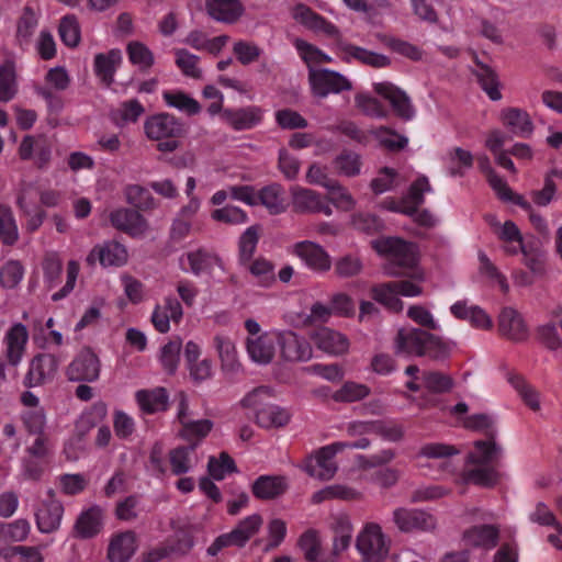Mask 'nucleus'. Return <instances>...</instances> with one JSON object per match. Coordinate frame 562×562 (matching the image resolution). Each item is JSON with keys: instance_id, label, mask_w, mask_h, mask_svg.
Listing matches in <instances>:
<instances>
[{"instance_id": "obj_1", "label": "nucleus", "mask_w": 562, "mask_h": 562, "mask_svg": "<svg viewBox=\"0 0 562 562\" xmlns=\"http://www.w3.org/2000/svg\"><path fill=\"white\" fill-rule=\"evenodd\" d=\"M372 248L381 256L386 257L390 263L385 266L387 276L397 277L401 272L396 269H413L412 280L393 281L397 295L405 297H417L423 294V283L426 274L417 267L418 250L415 244L396 237H383L372 240Z\"/></svg>"}, {"instance_id": "obj_2", "label": "nucleus", "mask_w": 562, "mask_h": 562, "mask_svg": "<svg viewBox=\"0 0 562 562\" xmlns=\"http://www.w3.org/2000/svg\"><path fill=\"white\" fill-rule=\"evenodd\" d=\"M272 397L269 387L260 386L247 393L240 405L254 413L255 423L265 429L284 427L291 420L288 409L270 402Z\"/></svg>"}, {"instance_id": "obj_3", "label": "nucleus", "mask_w": 562, "mask_h": 562, "mask_svg": "<svg viewBox=\"0 0 562 562\" xmlns=\"http://www.w3.org/2000/svg\"><path fill=\"white\" fill-rule=\"evenodd\" d=\"M182 132L181 122L169 113L153 114L144 122L146 137L157 142V149L162 153H172L179 147L178 137Z\"/></svg>"}, {"instance_id": "obj_4", "label": "nucleus", "mask_w": 562, "mask_h": 562, "mask_svg": "<svg viewBox=\"0 0 562 562\" xmlns=\"http://www.w3.org/2000/svg\"><path fill=\"white\" fill-rule=\"evenodd\" d=\"M390 548V538L376 522H366L357 535L356 549L364 562H384Z\"/></svg>"}, {"instance_id": "obj_5", "label": "nucleus", "mask_w": 562, "mask_h": 562, "mask_svg": "<svg viewBox=\"0 0 562 562\" xmlns=\"http://www.w3.org/2000/svg\"><path fill=\"white\" fill-rule=\"evenodd\" d=\"M263 519L259 514H252L241 519L235 528L226 533L218 536L209 547L207 553L216 555L223 548L244 547L255 535L259 532Z\"/></svg>"}, {"instance_id": "obj_6", "label": "nucleus", "mask_w": 562, "mask_h": 562, "mask_svg": "<svg viewBox=\"0 0 562 562\" xmlns=\"http://www.w3.org/2000/svg\"><path fill=\"white\" fill-rule=\"evenodd\" d=\"M311 92L316 98H326L352 89V82L342 74L322 68H311L307 75Z\"/></svg>"}, {"instance_id": "obj_7", "label": "nucleus", "mask_w": 562, "mask_h": 562, "mask_svg": "<svg viewBox=\"0 0 562 562\" xmlns=\"http://www.w3.org/2000/svg\"><path fill=\"white\" fill-rule=\"evenodd\" d=\"M344 451V446L333 442L322 447L314 456L305 460L304 470L315 479L328 481L334 477L337 472V464L334 460L335 456Z\"/></svg>"}, {"instance_id": "obj_8", "label": "nucleus", "mask_w": 562, "mask_h": 562, "mask_svg": "<svg viewBox=\"0 0 562 562\" xmlns=\"http://www.w3.org/2000/svg\"><path fill=\"white\" fill-rule=\"evenodd\" d=\"M290 252L297 257L303 265L317 273L328 272L331 268V257L319 244L302 240L292 245Z\"/></svg>"}, {"instance_id": "obj_9", "label": "nucleus", "mask_w": 562, "mask_h": 562, "mask_svg": "<svg viewBox=\"0 0 562 562\" xmlns=\"http://www.w3.org/2000/svg\"><path fill=\"white\" fill-rule=\"evenodd\" d=\"M280 357L289 362H306L313 357L311 344L292 330L277 331Z\"/></svg>"}, {"instance_id": "obj_10", "label": "nucleus", "mask_w": 562, "mask_h": 562, "mask_svg": "<svg viewBox=\"0 0 562 562\" xmlns=\"http://www.w3.org/2000/svg\"><path fill=\"white\" fill-rule=\"evenodd\" d=\"M290 194L292 207L297 213L333 215V207L328 201L321 193L312 189L293 186L290 189Z\"/></svg>"}, {"instance_id": "obj_11", "label": "nucleus", "mask_w": 562, "mask_h": 562, "mask_svg": "<svg viewBox=\"0 0 562 562\" xmlns=\"http://www.w3.org/2000/svg\"><path fill=\"white\" fill-rule=\"evenodd\" d=\"M100 360L89 348L81 349L66 369V376L74 382H93L100 376Z\"/></svg>"}, {"instance_id": "obj_12", "label": "nucleus", "mask_w": 562, "mask_h": 562, "mask_svg": "<svg viewBox=\"0 0 562 562\" xmlns=\"http://www.w3.org/2000/svg\"><path fill=\"white\" fill-rule=\"evenodd\" d=\"M334 40V49L346 63L359 61L373 68H384L391 64L390 58L383 54L344 42L340 33L339 37Z\"/></svg>"}, {"instance_id": "obj_13", "label": "nucleus", "mask_w": 562, "mask_h": 562, "mask_svg": "<svg viewBox=\"0 0 562 562\" xmlns=\"http://www.w3.org/2000/svg\"><path fill=\"white\" fill-rule=\"evenodd\" d=\"M179 267L183 272L192 273L195 277L211 274L217 267L224 271V262L216 255L204 248H196L182 254L179 258Z\"/></svg>"}, {"instance_id": "obj_14", "label": "nucleus", "mask_w": 562, "mask_h": 562, "mask_svg": "<svg viewBox=\"0 0 562 562\" xmlns=\"http://www.w3.org/2000/svg\"><path fill=\"white\" fill-rule=\"evenodd\" d=\"M392 519L402 532L429 531L436 527V518L418 508L397 507L393 510Z\"/></svg>"}, {"instance_id": "obj_15", "label": "nucleus", "mask_w": 562, "mask_h": 562, "mask_svg": "<svg viewBox=\"0 0 562 562\" xmlns=\"http://www.w3.org/2000/svg\"><path fill=\"white\" fill-rule=\"evenodd\" d=\"M53 144L44 134L26 135L19 146L22 160H32L37 168H46L52 159Z\"/></svg>"}, {"instance_id": "obj_16", "label": "nucleus", "mask_w": 562, "mask_h": 562, "mask_svg": "<svg viewBox=\"0 0 562 562\" xmlns=\"http://www.w3.org/2000/svg\"><path fill=\"white\" fill-rule=\"evenodd\" d=\"M373 90L390 102L395 114L402 120L411 121L415 117L416 111L409 97L392 82H375Z\"/></svg>"}, {"instance_id": "obj_17", "label": "nucleus", "mask_w": 562, "mask_h": 562, "mask_svg": "<svg viewBox=\"0 0 562 562\" xmlns=\"http://www.w3.org/2000/svg\"><path fill=\"white\" fill-rule=\"evenodd\" d=\"M128 254L126 248L115 241L109 240L95 245L86 258L89 266H94L99 262L102 267H121L127 262Z\"/></svg>"}, {"instance_id": "obj_18", "label": "nucleus", "mask_w": 562, "mask_h": 562, "mask_svg": "<svg viewBox=\"0 0 562 562\" xmlns=\"http://www.w3.org/2000/svg\"><path fill=\"white\" fill-rule=\"evenodd\" d=\"M16 205L20 216L23 220V228L26 233L33 234L40 229L46 218V212L40 209L33 199L31 187L22 188L16 196Z\"/></svg>"}, {"instance_id": "obj_19", "label": "nucleus", "mask_w": 562, "mask_h": 562, "mask_svg": "<svg viewBox=\"0 0 562 562\" xmlns=\"http://www.w3.org/2000/svg\"><path fill=\"white\" fill-rule=\"evenodd\" d=\"M293 19L306 29L329 38L339 37V29L305 4H296L292 10Z\"/></svg>"}, {"instance_id": "obj_20", "label": "nucleus", "mask_w": 562, "mask_h": 562, "mask_svg": "<svg viewBox=\"0 0 562 562\" xmlns=\"http://www.w3.org/2000/svg\"><path fill=\"white\" fill-rule=\"evenodd\" d=\"M265 111L258 105H247L237 109H225L222 120L234 131L251 130L263 120Z\"/></svg>"}, {"instance_id": "obj_21", "label": "nucleus", "mask_w": 562, "mask_h": 562, "mask_svg": "<svg viewBox=\"0 0 562 562\" xmlns=\"http://www.w3.org/2000/svg\"><path fill=\"white\" fill-rule=\"evenodd\" d=\"M311 339L315 346L329 356H342L350 348L349 338L333 328L322 327L311 335Z\"/></svg>"}, {"instance_id": "obj_22", "label": "nucleus", "mask_w": 562, "mask_h": 562, "mask_svg": "<svg viewBox=\"0 0 562 562\" xmlns=\"http://www.w3.org/2000/svg\"><path fill=\"white\" fill-rule=\"evenodd\" d=\"M427 333L418 328H401L394 338V350L406 357H424Z\"/></svg>"}, {"instance_id": "obj_23", "label": "nucleus", "mask_w": 562, "mask_h": 562, "mask_svg": "<svg viewBox=\"0 0 562 562\" xmlns=\"http://www.w3.org/2000/svg\"><path fill=\"white\" fill-rule=\"evenodd\" d=\"M29 341V330L21 324H13L4 334L3 345L7 361L11 366H18L25 353Z\"/></svg>"}, {"instance_id": "obj_24", "label": "nucleus", "mask_w": 562, "mask_h": 562, "mask_svg": "<svg viewBox=\"0 0 562 562\" xmlns=\"http://www.w3.org/2000/svg\"><path fill=\"white\" fill-rule=\"evenodd\" d=\"M486 221L492 226L494 234L503 243L504 250L507 254L517 255L519 251H525L522 235L514 222L506 221L501 224L494 215H487Z\"/></svg>"}, {"instance_id": "obj_25", "label": "nucleus", "mask_w": 562, "mask_h": 562, "mask_svg": "<svg viewBox=\"0 0 562 562\" xmlns=\"http://www.w3.org/2000/svg\"><path fill=\"white\" fill-rule=\"evenodd\" d=\"M212 347L217 353L224 372L236 373L241 369L236 344L229 335L224 333L215 334L212 338Z\"/></svg>"}, {"instance_id": "obj_26", "label": "nucleus", "mask_w": 562, "mask_h": 562, "mask_svg": "<svg viewBox=\"0 0 562 562\" xmlns=\"http://www.w3.org/2000/svg\"><path fill=\"white\" fill-rule=\"evenodd\" d=\"M277 340V331H265L260 337L245 339L249 359L257 364L270 363L276 355Z\"/></svg>"}, {"instance_id": "obj_27", "label": "nucleus", "mask_w": 562, "mask_h": 562, "mask_svg": "<svg viewBox=\"0 0 562 562\" xmlns=\"http://www.w3.org/2000/svg\"><path fill=\"white\" fill-rule=\"evenodd\" d=\"M183 316L181 303L173 296H167L162 304H157L151 314V323L161 334L170 330V322L178 324Z\"/></svg>"}, {"instance_id": "obj_28", "label": "nucleus", "mask_w": 562, "mask_h": 562, "mask_svg": "<svg viewBox=\"0 0 562 562\" xmlns=\"http://www.w3.org/2000/svg\"><path fill=\"white\" fill-rule=\"evenodd\" d=\"M138 547L134 531L126 530L112 535L108 547V559L111 562H127Z\"/></svg>"}, {"instance_id": "obj_29", "label": "nucleus", "mask_w": 562, "mask_h": 562, "mask_svg": "<svg viewBox=\"0 0 562 562\" xmlns=\"http://www.w3.org/2000/svg\"><path fill=\"white\" fill-rule=\"evenodd\" d=\"M60 360L52 353H41L35 356L27 372V380L31 386L40 385L54 378L59 367Z\"/></svg>"}, {"instance_id": "obj_30", "label": "nucleus", "mask_w": 562, "mask_h": 562, "mask_svg": "<svg viewBox=\"0 0 562 562\" xmlns=\"http://www.w3.org/2000/svg\"><path fill=\"white\" fill-rule=\"evenodd\" d=\"M103 509L97 505L82 510L74 526L75 537L80 539L95 537L103 528Z\"/></svg>"}, {"instance_id": "obj_31", "label": "nucleus", "mask_w": 562, "mask_h": 562, "mask_svg": "<svg viewBox=\"0 0 562 562\" xmlns=\"http://www.w3.org/2000/svg\"><path fill=\"white\" fill-rule=\"evenodd\" d=\"M135 401L143 413L157 414L168 409L169 393L161 386L143 389L135 393Z\"/></svg>"}, {"instance_id": "obj_32", "label": "nucleus", "mask_w": 562, "mask_h": 562, "mask_svg": "<svg viewBox=\"0 0 562 562\" xmlns=\"http://www.w3.org/2000/svg\"><path fill=\"white\" fill-rule=\"evenodd\" d=\"M498 327L503 336L514 341H524L528 337V327L522 316L512 307H505L498 316Z\"/></svg>"}, {"instance_id": "obj_33", "label": "nucleus", "mask_w": 562, "mask_h": 562, "mask_svg": "<svg viewBox=\"0 0 562 562\" xmlns=\"http://www.w3.org/2000/svg\"><path fill=\"white\" fill-rule=\"evenodd\" d=\"M113 227L132 236L143 235L147 229L146 221L136 211L125 207L116 209L110 213Z\"/></svg>"}, {"instance_id": "obj_34", "label": "nucleus", "mask_w": 562, "mask_h": 562, "mask_svg": "<svg viewBox=\"0 0 562 562\" xmlns=\"http://www.w3.org/2000/svg\"><path fill=\"white\" fill-rule=\"evenodd\" d=\"M451 314L462 321H468L474 328L488 330L493 327L490 315L477 305H470L467 301H458L450 306Z\"/></svg>"}, {"instance_id": "obj_35", "label": "nucleus", "mask_w": 562, "mask_h": 562, "mask_svg": "<svg viewBox=\"0 0 562 562\" xmlns=\"http://www.w3.org/2000/svg\"><path fill=\"white\" fill-rule=\"evenodd\" d=\"M121 63L122 53L116 48L94 56L93 70L103 86L110 87L113 83L114 75Z\"/></svg>"}, {"instance_id": "obj_36", "label": "nucleus", "mask_w": 562, "mask_h": 562, "mask_svg": "<svg viewBox=\"0 0 562 562\" xmlns=\"http://www.w3.org/2000/svg\"><path fill=\"white\" fill-rule=\"evenodd\" d=\"M499 530L494 525H479L467 529L463 533L464 544L488 551L496 547Z\"/></svg>"}, {"instance_id": "obj_37", "label": "nucleus", "mask_w": 562, "mask_h": 562, "mask_svg": "<svg viewBox=\"0 0 562 562\" xmlns=\"http://www.w3.org/2000/svg\"><path fill=\"white\" fill-rule=\"evenodd\" d=\"M63 514L64 507L59 501L49 498L43 502L35 514L38 530L44 533L57 530L60 526Z\"/></svg>"}, {"instance_id": "obj_38", "label": "nucleus", "mask_w": 562, "mask_h": 562, "mask_svg": "<svg viewBox=\"0 0 562 562\" xmlns=\"http://www.w3.org/2000/svg\"><path fill=\"white\" fill-rule=\"evenodd\" d=\"M501 121L516 136L528 137L533 132V123L525 110L505 109L501 113Z\"/></svg>"}, {"instance_id": "obj_39", "label": "nucleus", "mask_w": 562, "mask_h": 562, "mask_svg": "<svg viewBox=\"0 0 562 562\" xmlns=\"http://www.w3.org/2000/svg\"><path fill=\"white\" fill-rule=\"evenodd\" d=\"M207 13L216 21L234 23L244 13V8L238 0H206Z\"/></svg>"}, {"instance_id": "obj_40", "label": "nucleus", "mask_w": 562, "mask_h": 562, "mask_svg": "<svg viewBox=\"0 0 562 562\" xmlns=\"http://www.w3.org/2000/svg\"><path fill=\"white\" fill-rule=\"evenodd\" d=\"M45 83V87L38 89V93L52 105L54 101L53 91L67 90L71 83V77L65 67L56 66L46 72Z\"/></svg>"}, {"instance_id": "obj_41", "label": "nucleus", "mask_w": 562, "mask_h": 562, "mask_svg": "<svg viewBox=\"0 0 562 562\" xmlns=\"http://www.w3.org/2000/svg\"><path fill=\"white\" fill-rule=\"evenodd\" d=\"M258 204L263 205L272 215L285 212L288 202L283 188L278 183L263 187L258 191Z\"/></svg>"}, {"instance_id": "obj_42", "label": "nucleus", "mask_w": 562, "mask_h": 562, "mask_svg": "<svg viewBox=\"0 0 562 562\" xmlns=\"http://www.w3.org/2000/svg\"><path fill=\"white\" fill-rule=\"evenodd\" d=\"M229 37L227 35H220L213 38H209L202 31H191L183 43L191 46L192 48L201 52H207L213 55H217L228 43Z\"/></svg>"}, {"instance_id": "obj_43", "label": "nucleus", "mask_w": 562, "mask_h": 562, "mask_svg": "<svg viewBox=\"0 0 562 562\" xmlns=\"http://www.w3.org/2000/svg\"><path fill=\"white\" fill-rule=\"evenodd\" d=\"M162 99L169 108L189 116L198 115L202 111L200 102L182 90H166L162 92Z\"/></svg>"}, {"instance_id": "obj_44", "label": "nucleus", "mask_w": 562, "mask_h": 562, "mask_svg": "<svg viewBox=\"0 0 562 562\" xmlns=\"http://www.w3.org/2000/svg\"><path fill=\"white\" fill-rule=\"evenodd\" d=\"M411 173L407 170H394L385 167L371 181V189L375 194H382L386 191L396 189L407 181Z\"/></svg>"}, {"instance_id": "obj_45", "label": "nucleus", "mask_w": 562, "mask_h": 562, "mask_svg": "<svg viewBox=\"0 0 562 562\" xmlns=\"http://www.w3.org/2000/svg\"><path fill=\"white\" fill-rule=\"evenodd\" d=\"M505 143L506 135L499 130L488 132L485 138V147L494 155L497 165L513 173H516L513 160L509 158L508 153L503 150Z\"/></svg>"}, {"instance_id": "obj_46", "label": "nucleus", "mask_w": 562, "mask_h": 562, "mask_svg": "<svg viewBox=\"0 0 562 562\" xmlns=\"http://www.w3.org/2000/svg\"><path fill=\"white\" fill-rule=\"evenodd\" d=\"M288 488L286 479L283 476L262 475L252 485L256 497L271 499L282 495Z\"/></svg>"}, {"instance_id": "obj_47", "label": "nucleus", "mask_w": 562, "mask_h": 562, "mask_svg": "<svg viewBox=\"0 0 562 562\" xmlns=\"http://www.w3.org/2000/svg\"><path fill=\"white\" fill-rule=\"evenodd\" d=\"M169 463L175 475L190 472L198 463L194 447H178L169 452Z\"/></svg>"}, {"instance_id": "obj_48", "label": "nucleus", "mask_w": 562, "mask_h": 562, "mask_svg": "<svg viewBox=\"0 0 562 562\" xmlns=\"http://www.w3.org/2000/svg\"><path fill=\"white\" fill-rule=\"evenodd\" d=\"M292 44L296 49L300 58L307 66L308 71H311V68H315L317 65L333 61V58L328 54L323 52L317 46L306 42L305 40L294 38Z\"/></svg>"}, {"instance_id": "obj_49", "label": "nucleus", "mask_w": 562, "mask_h": 562, "mask_svg": "<svg viewBox=\"0 0 562 562\" xmlns=\"http://www.w3.org/2000/svg\"><path fill=\"white\" fill-rule=\"evenodd\" d=\"M145 109L143 104L136 100H127L119 104L111 111L112 121L117 126H125L135 123L144 114Z\"/></svg>"}, {"instance_id": "obj_50", "label": "nucleus", "mask_w": 562, "mask_h": 562, "mask_svg": "<svg viewBox=\"0 0 562 562\" xmlns=\"http://www.w3.org/2000/svg\"><path fill=\"white\" fill-rule=\"evenodd\" d=\"M371 296L374 301L382 304L393 312H401L404 307L402 300L398 297L394 282H384L371 288Z\"/></svg>"}, {"instance_id": "obj_51", "label": "nucleus", "mask_w": 562, "mask_h": 562, "mask_svg": "<svg viewBox=\"0 0 562 562\" xmlns=\"http://www.w3.org/2000/svg\"><path fill=\"white\" fill-rule=\"evenodd\" d=\"M508 381L528 408L535 413L541 411V394L535 386L520 375H512Z\"/></svg>"}, {"instance_id": "obj_52", "label": "nucleus", "mask_w": 562, "mask_h": 562, "mask_svg": "<svg viewBox=\"0 0 562 562\" xmlns=\"http://www.w3.org/2000/svg\"><path fill=\"white\" fill-rule=\"evenodd\" d=\"M361 156L351 150H342L333 160L335 172L344 177H356L361 171Z\"/></svg>"}, {"instance_id": "obj_53", "label": "nucleus", "mask_w": 562, "mask_h": 562, "mask_svg": "<svg viewBox=\"0 0 562 562\" xmlns=\"http://www.w3.org/2000/svg\"><path fill=\"white\" fill-rule=\"evenodd\" d=\"M502 453L501 447L493 439L475 441L473 450L469 454V462L475 465H488Z\"/></svg>"}, {"instance_id": "obj_54", "label": "nucleus", "mask_w": 562, "mask_h": 562, "mask_svg": "<svg viewBox=\"0 0 562 562\" xmlns=\"http://www.w3.org/2000/svg\"><path fill=\"white\" fill-rule=\"evenodd\" d=\"M0 239L3 244L12 246L19 239V228L14 214L9 205H0Z\"/></svg>"}, {"instance_id": "obj_55", "label": "nucleus", "mask_w": 562, "mask_h": 562, "mask_svg": "<svg viewBox=\"0 0 562 562\" xmlns=\"http://www.w3.org/2000/svg\"><path fill=\"white\" fill-rule=\"evenodd\" d=\"M175 63L182 75L193 78H202V69L199 67L200 58L184 48H175Z\"/></svg>"}, {"instance_id": "obj_56", "label": "nucleus", "mask_w": 562, "mask_h": 562, "mask_svg": "<svg viewBox=\"0 0 562 562\" xmlns=\"http://www.w3.org/2000/svg\"><path fill=\"white\" fill-rule=\"evenodd\" d=\"M18 91L16 75L13 63L5 61L0 65V100H12Z\"/></svg>"}, {"instance_id": "obj_57", "label": "nucleus", "mask_w": 562, "mask_h": 562, "mask_svg": "<svg viewBox=\"0 0 562 562\" xmlns=\"http://www.w3.org/2000/svg\"><path fill=\"white\" fill-rule=\"evenodd\" d=\"M297 546L307 561L316 562L319 560L322 542L317 530L307 529L304 531L297 540Z\"/></svg>"}, {"instance_id": "obj_58", "label": "nucleus", "mask_w": 562, "mask_h": 562, "mask_svg": "<svg viewBox=\"0 0 562 562\" xmlns=\"http://www.w3.org/2000/svg\"><path fill=\"white\" fill-rule=\"evenodd\" d=\"M454 348L456 344L453 341L427 333L425 356L435 360H443L452 353Z\"/></svg>"}, {"instance_id": "obj_59", "label": "nucleus", "mask_w": 562, "mask_h": 562, "mask_svg": "<svg viewBox=\"0 0 562 562\" xmlns=\"http://www.w3.org/2000/svg\"><path fill=\"white\" fill-rule=\"evenodd\" d=\"M496 472L488 465H476L473 469L467 470L456 480V483H474L482 486H491L496 483Z\"/></svg>"}, {"instance_id": "obj_60", "label": "nucleus", "mask_w": 562, "mask_h": 562, "mask_svg": "<svg viewBox=\"0 0 562 562\" xmlns=\"http://www.w3.org/2000/svg\"><path fill=\"white\" fill-rule=\"evenodd\" d=\"M58 33L61 42L68 47H76L80 43L81 33L78 19L74 14H67L60 19Z\"/></svg>"}, {"instance_id": "obj_61", "label": "nucleus", "mask_w": 562, "mask_h": 562, "mask_svg": "<svg viewBox=\"0 0 562 562\" xmlns=\"http://www.w3.org/2000/svg\"><path fill=\"white\" fill-rule=\"evenodd\" d=\"M328 191V203L333 204L336 209L348 212L355 209L356 199L351 193L342 187L337 180H335L327 189Z\"/></svg>"}, {"instance_id": "obj_62", "label": "nucleus", "mask_w": 562, "mask_h": 562, "mask_svg": "<svg viewBox=\"0 0 562 562\" xmlns=\"http://www.w3.org/2000/svg\"><path fill=\"white\" fill-rule=\"evenodd\" d=\"M31 530L30 522L16 519L10 524L0 522V542H20L27 538Z\"/></svg>"}, {"instance_id": "obj_63", "label": "nucleus", "mask_w": 562, "mask_h": 562, "mask_svg": "<svg viewBox=\"0 0 562 562\" xmlns=\"http://www.w3.org/2000/svg\"><path fill=\"white\" fill-rule=\"evenodd\" d=\"M24 267L19 260H9L0 268V284L3 289H15L24 278Z\"/></svg>"}, {"instance_id": "obj_64", "label": "nucleus", "mask_w": 562, "mask_h": 562, "mask_svg": "<svg viewBox=\"0 0 562 562\" xmlns=\"http://www.w3.org/2000/svg\"><path fill=\"white\" fill-rule=\"evenodd\" d=\"M369 394L370 389L366 384L348 381L333 394V398L336 402L351 403L363 400Z\"/></svg>"}]
</instances>
